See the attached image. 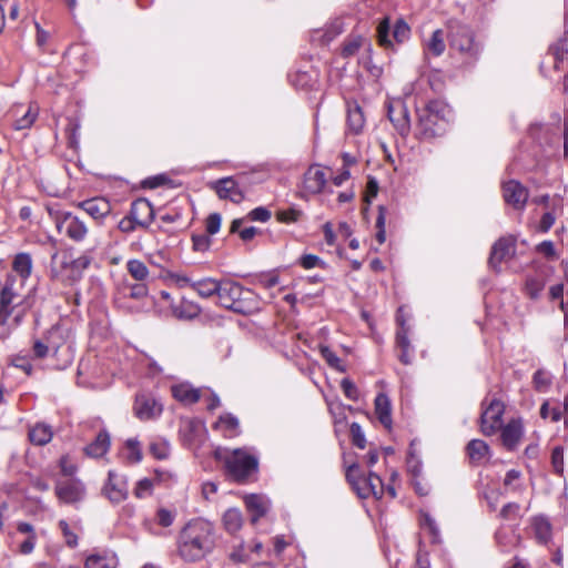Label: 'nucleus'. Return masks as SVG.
<instances>
[{
  "instance_id": "f257e3e1",
  "label": "nucleus",
  "mask_w": 568,
  "mask_h": 568,
  "mask_svg": "<svg viewBox=\"0 0 568 568\" xmlns=\"http://www.w3.org/2000/svg\"><path fill=\"white\" fill-rule=\"evenodd\" d=\"M176 554L184 562H197L216 546L214 525L203 518L189 520L176 536Z\"/></svg>"
},
{
  "instance_id": "f03ea898",
  "label": "nucleus",
  "mask_w": 568,
  "mask_h": 568,
  "mask_svg": "<svg viewBox=\"0 0 568 568\" xmlns=\"http://www.w3.org/2000/svg\"><path fill=\"white\" fill-rule=\"evenodd\" d=\"M31 307V295H21L18 287V278L13 275H8L0 288L1 339L9 337L12 331L21 325Z\"/></svg>"
},
{
  "instance_id": "7ed1b4c3",
  "label": "nucleus",
  "mask_w": 568,
  "mask_h": 568,
  "mask_svg": "<svg viewBox=\"0 0 568 568\" xmlns=\"http://www.w3.org/2000/svg\"><path fill=\"white\" fill-rule=\"evenodd\" d=\"M419 134L426 139L442 136L448 126V105L439 100L428 102L423 109H417Z\"/></svg>"
},
{
  "instance_id": "20e7f679",
  "label": "nucleus",
  "mask_w": 568,
  "mask_h": 568,
  "mask_svg": "<svg viewBox=\"0 0 568 568\" xmlns=\"http://www.w3.org/2000/svg\"><path fill=\"white\" fill-rule=\"evenodd\" d=\"M219 303L239 314H250L257 308L254 292L231 280L221 281Z\"/></svg>"
},
{
  "instance_id": "39448f33",
  "label": "nucleus",
  "mask_w": 568,
  "mask_h": 568,
  "mask_svg": "<svg viewBox=\"0 0 568 568\" xmlns=\"http://www.w3.org/2000/svg\"><path fill=\"white\" fill-rule=\"evenodd\" d=\"M216 459L223 462L227 474L236 481H244L257 470V458L244 448L233 450L217 448Z\"/></svg>"
},
{
  "instance_id": "423d86ee",
  "label": "nucleus",
  "mask_w": 568,
  "mask_h": 568,
  "mask_svg": "<svg viewBox=\"0 0 568 568\" xmlns=\"http://www.w3.org/2000/svg\"><path fill=\"white\" fill-rule=\"evenodd\" d=\"M48 212L60 234H64L73 242L85 240L89 234V227L81 217L71 212L54 207H48Z\"/></svg>"
},
{
  "instance_id": "0eeeda50",
  "label": "nucleus",
  "mask_w": 568,
  "mask_h": 568,
  "mask_svg": "<svg viewBox=\"0 0 568 568\" xmlns=\"http://www.w3.org/2000/svg\"><path fill=\"white\" fill-rule=\"evenodd\" d=\"M357 473V464H352L346 469V479L356 491L357 496L363 499L368 498L369 496H374L377 499L382 498L385 491V486L381 477L377 474L369 471L367 475L368 486H361Z\"/></svg>"
},
{
  "instance_id": "6e6552de",
  "label": "nucleus",
  "mask_w": 568,
  "mask_h": 568,
  "mask_svg": "<svg viewBox=\"0 0 568 568\" xmlns=\"http://www.w3.org/2000/svg\"><path fill=\"white\" fill-rule=\"evenodd\" d=\"M448 39L452 48L467 53L477 52V43L473 30L458 20H449L447 23Z\"/></svg>"
},
{
  "instance_id": "1a4fd4ad",
  "label": "nucleus",
  "mask_w": 568,
  "mask_h": 568,
  "mask_svg": "<svg viewBox=\"0 0 568 568\" xmlns=\"http://www.w3.org/2000/svg\"><path fill=\"white\" fill-rule=\"evenodd\" d=\"M483 413L480 415V432L485 436L494 435L501 427V417L505 413V405L499 399H493L488 406L485 407V402L481 404Z\"/></svg>"
},
{
  "instance_id": "9d476101",
  "label": "nucleus",
  "mask_w": 568,
  "mask_h": 568,
  "mask_svg": "<svg viewBox=\"0 0 568 568\" xmlns=\"http://www.w3.org/2000/svg\"><path fill=\"white\" fill-rule=\"evenodd\" d=\"M102 495L114 505L124 501L129 496L126 477L114 470H110L108 473V479L102 487Z\"/></svg>"
},
{
  "instance_id": "9b49d317",
  "label": "nucleus",
  "mask_w": 568,
  "mask_h": 568,
  "mask_svg": "<svg viewBox=\"0 0 568 568\" xmlns=\"http://www.w3.org/2000/svg\"><path fill=\"white\" fill-rule=\"evenodd\" d=\"M369 52V43L361 36L347 38L342 47V57L348 59L361 55L359 67L366 71H372L373 69Z\"/></svg>"
},
{
  "instance_id": "f8f14e48",
  "label": "nucleus",
  "mask_w": 568,
  "mask_h": 568,
  "mask_svg": "<svg viewBox=\"0 0 568 568\" xmlns=\"http://www.w3.org/2000/svg\"><path fill=\"white\" fill-rule=\"evenodd\" d=\"M209 187L214 190L221 200H230L233 203H241L244 200V193L239 183L232 178H222L209 183Z\"/></svg>"
},
{
  "instance_id": "ddd939ff",
  "label": "nucleus",
  "mask_w": 568,
  "mask_h": 568,
  "mask_svg": "<svg viewBox=\"0 0 568 568\" xmlns=\"http://www.w3.org/2000/svg\"><path fill=\"white\" fill-rule=\"evenodd\" d=\"M73 260L67 254H59L54 252L51 255L50 263V276L53 280L61 281L63 283L74 280L73 276Z\"/></svg>"
},
{
  "instance_id": "4468645a",
  "label": "nucleus",
  "mask_w": 568,
  "mask_h": 568,
  "mask_svg": "<svg viewBox=\"0 0 568 568\" xmlns=\"http://www.w3.org/2000/svg\"><path fill=\"white\" fill-rule=\"evenodd\" d=\"M503 195L507 204L516 210H523L527 203L529 193L520 182L509 180L503 184Z\"/></svg>"
},
{
  "instance_id": "2eb2a0df",
  "label": "nucleus",
  "mask_w": 568,
  "mask_h": 568,
  "mask_svg": "<svg viewBox=\"0 0 568 568\" xmlns=\"http://www.w3.org/2000/svg\"><path fill=\"white\" fill-rule=\"evenodd\" d=\"M55 494L61 501L65 504H73L83 499L85 488L80 480L70 479L58 483L55 486Z\"/></svg>"
},
{
  "instance_id": "dca6fc26",
  "label": "nucleus",
  "mask_w": 568,
  "mask_h": 568,
  "mask_svg": "<svg viewBox=\"0 0 568 568\" xmlns=\"http://www.w3.org/2000/svg\"><path fill=\"white\" fill-rule=\"evenodd\" d=\"M516 245L515 241L510 237L499 239L491 248L489 256V265L498 271L499 265L511 258L515 254Z\"/></svg>"
},
{
  "instance_id": "f3484780",
  "label": "nucleus",
  "mask_w": 568,
  "mask_h": 568,
  "mask_svg": "<svg viewBox=\"0 0 568 568\" xmlns=\"http://www.w3.org/2000/svg\"><path fill=\"white\" fill-rule=\"evenodd\" d=\"M129 214L141 229H148L154 220L153 206L144 197L136 199L132 202Z\"/></svg>"
},
{
  "instance_id": "a211bd4d",
  "label": "nucleus",
  "mask_w": 568,
  "mask_h": 568,
  "mask_svg": "<svg viewBox=\"0 0 568 568\" xmlns=\"http://www.w3.org/2000/svg\"><path fill=\"white\" fill-rule=\"evenodd\" d=\"M136 417L148 420L159 416L162 413V406L154 398L148 395H138L134 403Z\"/></svg>"
},
{
  "instance_id": "6ab92c4d",
  "label": "nucleus",
  "mask_w": 568,
  "mask_h": 568,
  "mask_svg": "<svg viewBox=\"0 0 568 568\" xmlns=\"http://www.w3.org/2000/svg\"><path fill=\"white\" fill-rule=\"evenodd\" d=\"M501 429V442L508 450H514L520 443L524 435V426L521 419L509 420Z\"/></svg>"
},
{
  "instance_id": "aec40b11",
  "label": "nucleus",
  "mask_w": 568,
  "mask_h": 568,
  "mask_svg": "<svg viewBox=\"0 0 568 568\" xmlns=\"http://www.w3.org/2000/svg\"><path fill=\"white\" fill-rule=\"evenodd\" d=\"M78 206L92 219L100 221L111 213V203L104 197H93L82 201Z\"/></svg>"
},
{
  "instance_id": "412c9836",
  "label": "nucleus",
  "mask_w": 568,
  "mask_h": 568,
  "mask_svg": "<svg viewBox=\"0 0 568 568\" xmlns=\"http://www.w3.org/2000/svg\"><path fill=\"white\" fill-rule=\"evenodd\" d=\"M244 504L251 514V521L255 524L260 518L264 517L270 509V500L258 494H251L244 497Z\"/></svg>"
},
{
  "instance_id": "4be33fe9",
  "label": "nucleus",
  "mask_w": 568,
  "mask_h": 568,
  "mask_svg": "<svg viewBox=\"0 0 568 568\" xmlns=\"http://www.w3.org/2000/svg\"><path fill=\"white\" fill-rule=\"evenodd\" d=\"M326 184V176L323 170L317 165L308 168L304 174L303 187L304 191L311 194L322 192Z\"/></svg>"
},
{
  "instance_id": "5701e85b",
  "label": "nucleus",
  "mask_w": 568,
  "mask_h": 568,
  "mask_svg": "<svg viewBox=\"0 0 568 568\" xmlns=\"http://www.w3.org/2000/svg\"><path fill=\"white\" fill-rule=\"evenodd\" d=\"M346 112L348 130L354 134L361 133L365 125V116L357 101H346Z\"/></svg>"
},
{
  "instance_id": "b1692460",
  "label": "nucleus",
  "mask_w": 568,
  "mask_h": 568,
  "mask_svg": "<svg viewBox=\"0 0 568 568\" xmlns=\"http://www.w3.org/2000/svg\"><path fill=\"white\" fill-rule=\"evenodd\" d=\"M55 336H60V329L58 327H52L45 337V342L43 341H34L33 343V354L37 358H44L49 351L52 349L54 353L59 349L60 343L54 341Z\"/></svg>"
},
{
  "instance_id": "393cba45",
  "label": "nucleus",
  "mask_w": 568,
  "mask_h": 568,
  "mask_svg": "<svg viewBox=\"0 0 568 568\" xmlns=\"http://www.w3.org/2000/svg\"><path fill=\"white\" fill-rule=\"evenodd\" d=\"M172 395L176 400L190 405L199 402L201 392L187 383H182L172 386Z\"/></svg>"
},
{
  "instance_id": "a878e982",
  "label": "nucleus",
  "mask_w": 568,
  "mask_h": 568,
  "mask_svg": "<svg viewBox=\"0 0 568 568\" xmlns=\"http://www.w3.org/2000/svg\"><path fill=\"white\" fill-rule=\"evenodd\" d=\"M29 440L37 446H44L53 437L52 427L45 423H37L30 427L28 433Z\"/></svg>"
},
{
  "instance_id": "bb28decb",
  "label": "nucleus",
  "mask_w": 568,
  "mask_h": 568,
  "mask_svg": "<svg viewBox=\"0 0 568 568\" xmlns=\"http://www.w3.org/2000/svg\"><path fill=\"white\" fill-rule=\"evenodd\" d=\"M190 287L203 298H209L213 295H216L219 297L221 281H217L212 277H206L190 283Z\"/></svg>"
},
{
  "instance_id": "cd10ccee",
  "label": "nucleus",
  "mask_w": 568,
  "mask_h": 568,
  "mask_svg": "<svg viewBox=\"0 0 568 568\" xmlns=\"http://www.w3.org/2000/svg\"><path fill=\"white\" fill-rule=\"evenodd\" d=\"M375 413L378 417L381 424H383L386 428H390L392 426V408L390 400L387 395L381 393L375 398Z\"/></svg>"
},
{
  "instance_id": "c85d7f7f",
  "label": "nucleus",
  "mask_w": 568,
  "mask_h": 568,
  "mask_svg": "<svg viewBox=\"0 0 568 568\" xmlns=\"http://www.w3.org/2000/svg\"><path fill=\"white\" fill-rule=\"evenodd\" d=\"M214 428L220 429L224 437L227 438H233L240 434L239 419L230 413L220 416L219 420L214 424Z\"/></svg>"
},
{
  "instance_id": "c756f323",
  "label": "nucleus",
  "mask_w": 568,
  "mask_h": 568,
  "mask_svg": "<svg viewBox=\"0 0 568 568\" xmlns=\"http://www.w3.org/2000/svg\"><path fill=\"white\" fill-rule=\"evenodd\" d=\"M466 450L471 463L480 464L487 458L489 446L481 439H471L467 444Z\"/></svg>"
},
{
  "instance_id": "7c9ffc66",
  "label": "nucleus",
  "mask_w": 568,
  "mask_h": 568,
  "mask_svg": "<svg viewBox=\"0 0 568 568\" xmlns=\"http://www.w3.org/2000/svg\"><path fill=\"white\" fill-rule=\"evenodd\" d=\"M531 527L535 537L540 544H547L551 538V524L544 516H536L531 519Z\"/></svg>"
},
{
  "instance_id": "2f4dec72",
  "label": "nucleus",
  "mask_w": 568,
  "mask_h": 568,
  "mask_svg": "<svg viewBox=\"0 0 568 568\" xmlns=\"http://www.w3.org/2000/svg\"><path fill=\"white\" fill-rule=\"evenodd\" d=\"M32 258L29 253H18L12 262V270L21 277L22 282L26 281L32 272Z\"/></svg>"
},
{
  "instance_id": "473e14b6",
  "label": "nucleus",
  "mask_w": 568,
  "mask_h": 568,
  "mask_svg": "<svg viewBox=\"0 0 568 568\" xmlns=\"http://www.w3.org/2000/svg\"><path fill=\"white\" fill-rule=\"evenodd\" d=\"M550 52L555 60V69L565 68V61H568V32L550 47Z\"/></svg>"
},
{
  "instance_id": "72a5a7b5",
  "label": "nucleus",
  "mask_w": 568,
  "mask_h": 568,
  "mask_svg": "<svg viewBox=\"0 0 568 568\" xmlns=\"http://www.w3.org/2000/svg\"><path fill=\"white\" fill-rule=\"evenodd\" d=\"M110 447V437L106 432H100L95 439L85 447V453L92 457L103 456Z\"/></svg>"
},
{
  "instance_id": "f704fd0d",
  "label": "nucleus",
  "mask_w": 568,
  "mask_h": 568,
  "mask_svg": "<svg viewBox=\"0 0 568 568\" xmlns=\"http://www.w3.org/2000/svg\"><path fill=\"white\" fill-rule=\"evenodd\" d=\"M201 313V307L191 301L182 300L180 304L173 306V314L180 320H193Z\"/></svg>"
},
{
  "instance_id": "c9c22d12",
  "label": "nucleus",
  "mask_w": 568,
  "mask_h": 568,
  "mask_svg": "<svg viewBox=\"0 0 568 568\" xmlns=\"http://www.w3.org/2000/svg\"><path fill=\"white\" fill-rule=\"evenodd\" d=\"M396 346L399 348L400 353L398 354V359L404 365H409L412 363L410 355V342L407 336L406 328L402 327L396 333Z\"/></svg>"
},
{
  "instance_id": "e433bc0d",
  "label": "nucleus",
  "mask_w": 568,
  "mask_h": 568,
  "mask_svg": "<svg viewBox=\"0 0 568 568\" xmlns=\"http://www.w3.org/2000/svg\"><path fill=\"white\" fill-rule=\"evenodd\" d=\"M223 525L226 531L235 534L243 525L242 513L236 508L227 509L223 515Z\"/></svg>"
},
{
  "instance_id": "4c0bfd02",
  "label": "nucleus",
  "mask_w": 568,
  "mask_h": 568,
  "mask_svg": "<svg viewBox=\"0 0 568 568\" xmlns=\"http://www.w3.org/2000/svg\"><path fill=\"white\" fill-rule=\"evenodd\" d=\"M128 273L138 282H145L150 272L146 265L140 260H129L126 263Z\"/></svg>"
},
{
  "instance_id": "58836bf2",
  "label": "nucleus",
  "mask_w": 568,
  "mask_h": 568,
  "mask_svg": "<svg viewBox=\"0 0 568 568\" xmlns=\"http://www.w3.org/2000/svg\"><path fill=\"white\" fill-rule=\"evenodd\" d=\"M427 50L434 55H440L445 51L444 33L442 30H435L426 43Z\"/></svg>"
},
{
  "instance_id": "ea45409f",
  "label": "nucleus",
  "mask_w": 568,
  "mask_h": 568,
  "mask_svg": "<svg viewBox=\"0 0 568 568\" xmlns=\"http://www.w3.org/2000/svg\"><path fill=\"white\" fill-rule=\"evenodd\" d=\"M37 118L38 110L30 105L27 112L21 118L16 120L13 128L17 131L29 129L32 126Z\"/></svg>"
},
{
  "instance_id": "a19ab883",
  "label": "nucleus",
  "mask_w": 568,
  "mask_h": 568,
  "mask_svg": "<svg viewBox=\"0 0 568 568\" xmlns=\"http://www.w3.org/2000/svg\"><path fill=\"white\" fill-rule=\"evenodd\" d=\"M126 460L131 464L139 463L142 459L140 443L136 439H128L125 443Z\"/></svg>"
},
{
  "instance_id": "79ce46f5",
  "label": "nucleus",
  "mask_w": 568,
  "mask_h": 568,
  "mask_svg": "<svg viewBox=\"0 0 568 568\" xmlns=\"http://www.w3.org/2000/svg\"><path fill=\"white\" fill-rule=\"evenodd\" d=\"M114 566L115 562L100 555H91L84 562V568H113Z\"/></svg>"
},
{
  "instance_id": "37998d69",
  "label": "nucleus",
  "mask_w": 568,
  "mask_h": 568,
  "mask_svg": "<svg viewBox=\"0 0 568 568\" xmlns=\"http://www.w3.org/2000/svg\"><path fill=\"white\" fill-rule=\"evenodd\" d=\"M385 222H386V209L383 205L378 206V215L376 219V240L379 244H383L386 240V232H385Z\"/></svg>"
},
{
  "instance_id": "c03bdc74",
  "label": "nucleus",
  "mask_w": 568,
  "mask_h": 568,
  "mask_svg": "<svg viewBox=\"0 0 568 568\" xmlns=\"http://www.w3.org/2000/svg\"><path fill=\"white\" fill-rule=\"evenodd\" d=\"M151 454L158 459H165L170 454L169 443L165 440L153 442L150 445Z\"/></svg>"
},
{
  "instance_id": "a18cd8bd",
  "label": "nucleus",
  "mask_w": 568,
  "mask_h": 568,
  "mask_svg": "<svg viewBox=\"0 0 568 568\" xmlns=\"http://www.w3.org/2000/svg\"><path fill=\"white\" fill-rule=\"evenodd\" d=\"M302 216V211L296 210L294 207H290L287 210H281L276 213V217L282 223H293L297 222Z\"/></svg>"
},
{
  "instance_id": "49530a36",
  "label": "nucleus",
  "mask_w": 568,
  "mask_h": 568,
  "mask_svg": "<svg viewBox=\"0 0 568 568\" xmlns=\"http://www.w3.org/2000/svg\"><path fill=\"white\" fill-rule=\"evenodd\" d=\"M389 28H390V24H389L388 18H385L383 21H381V23L377 27L378 42L383 47H388L392 43L388 38Z\"/></svg>"
},
{
  "instance_id": "de8ad7c7",
  "label": "nucleus",
  "mask_w": 568,
  "mask_h": 568,
  "mask_svg": "<svg viewBox=\"0 0 568 568\" xmlns=\"http://www.w3.org/2000/svg\"><path fill=\"white\" fill-rule=\"evenodd\" d=\"M320 352L331 367L343 371L339 357L328 346L322 345Z\"/></svg>"
},
{
  "instance_id": "09e8293b",
  "label": "nucleus",
  "mask_w": 568,
  "mask_h": 568,
  "mask_svg": "<svg viewBox=\"0 0 568 568\" xmlns=\"http://www.w3.org/2000/svg\"><path fill=\"white\" fill-rule=\"evenodd\" d=\"M349 430L352 436V443L361 449L365 448L366 439L361 425L357 423H353L351 425Z\"/></svg>"
},
{
  "instance_id": "8fccbe9b",
  "label": "nucleus",
  "mask_w": 568,
  "mask_h": 568,
  "mask_svg": "<svg viewBox=\"0 0 568 568\" xmlns=\"http://www.w3.org/2000/svg\"><path fill=\"white\" fill-rule=\"evenodd\" d=\"M409 32H410V30H409V27L407 26V23L403 20H398L393 30V38L397 42L402 43L406 39H408Z\"/></svg>"
},
{
  "instance_id": "3c124183",
  "label": "nucleus",
  "mask_w": 568,
  "mask_h": 568,
  "mask_svg": "<svg viewBox=\"0 0 568 568\" xmlns=\"http://www.w3.org/2000/svg\"><path fill=\"white\" fill-rule=\"evenodd\" d=\"M341 387L344 395L351 399L356 402L359 397V392L356 385L348 378H343L341 382Z\"/></svg>"
},
{
  "instance_id": "603ef678",
  "label": "nucleus",
  "mask_w": 568,
  "mask_h": 568,
  "mask_svg": "<svg viewBox=\"0 0 568 568\" xmlns=\"http://www.w3.org/2000/svg\"><path fill=\"white\" fill-rule=\"evenodd\" d=\"M544 290L542 281L538 278H528L526 281V293L530 298H537Z\"/></svg>"
},
{
  "instance_id": "864d4df0",
  "label": "nucleus",
  "mask_w": 568,
  "mask_h": 568,
  "mask_svg": "<svg viewBox=\"0 0 568 568\" xmlns=\"http://www.w3.org/2000/svg\"><path fill=\"white\" fill-rule=\"evenodd\" d=\"M193 248L197 252H205L211 246V237L207 234H194L192 236Z\"/></svg>"
},
{
  "instance_id": "5fc2aeb1",
  "label": "nucleus",
  "mask_w": 568,
  "mask_h": 568,
  "mask_svg": "<svg viewBox=\"0 0 568 568\" xmlns=\"http://www.w3.org/2000/svg\"><path fill=\"white\" fill-rule=\"evenodd\" d=\"M561 410L559 407L550 408L549 403L545 402L540 407L541 418L550 417L552 422H559L561 419Z\"/></svg>"
},
{
  "instance_id": "6e6d98bb",
  "label": "nucleus",
  "mask_w": 568,
  "mask_h": 568,
  "mask_svg": "<svg viewBox=\"0 0 568 568\" xmlns=\"http://www.w3.org/2000/svg\"><path fill=\"white\" fill-rule=\"evenodd\" d=\"M551 464L554 470L557 474H562L564 471V449L562 447H555L551 453Z\"/></svg>"
},
{
  "instance_id": "4d7b16f0",
  "label": "nucleus",
  "mask_w": 568,
  "mask_h": 568,
  "mask_svg": "<svg viewBox=\"0 0 568 568\" xmlns=\"http://www.w3.org/2000/svg\"><path fill=\"white\" fill-rule=\"evenodd\" d=\"M519 509L520 506L517 503H508L501 508L499 517L505 520H513L518 516Z\"/></svg>"
},
{
  "instance_id": "13d9d810",
  "label": "nucleus",
  "mask_w": 568,
  "mask_h": 568,
  "mask_svg": "<svg viewBox=\"0 0 568 568\" xmlns=\"http://www.w3.org/2000/svg\"><path fill=\"white\" fill-rule=\"evenodd\" d=\"M153 484L152 480L148 478H143L138 481L135 488H134V496L136 498H144L146 495L151 494Z\"/></svg>"
},
{
  "instance_id": "bf43d9fd",
  "label": "nucleus",
  "mask_w": 568,
  "mask_h": 568,
  "mask_svg": "<svg viewBox=\"0 0 568 568\" xmlns=\"http://www.w3.org/2000/svg\"><path fill=\"white\" fill-rule=\"evenodd\" d=\"M59 527L65 538L67 545L72 548L75 547L78 545V537L73 531H71L68 523L65 520H60Z\"/></svg>"
},
{
  "instance_id": "052dcab7",
  "label": "nucleus",
  "mask_w": 568,
  "mask_h": 568,
  "mask_svg": "<svg viewBox=\"0 0 568 568\" xmlns=\"http://www.w3.org/2000/svg\"><path fill=\"white\" fill-rule=\"evenodd\" d=\"M221 215L219 213H212L206 219V232L207 235H214L221 227Z\"/></svg>"
},
{
  "instance_id": "680f3d73",
  "label": "nucleus",
  "mask_w": 568,
  "mask_h": 568,
  "mask_svg": "<svg viewBox=\"0 0 568 568\" xmlns=\"http://www.w3.org/2000/svg\"><path fill=\"white\" fill-rule=\"evenodd\" d=\"M156 521L162 527H170L174 521V515L166 508H160L156 513Z\"/></svg>"
},
{
  "instance_id": "e2e57ef3",
  "label": "nucleus",
  "mask_w": 568,
  "mask_h": 568,
  "mask_svg": "<svg viewBox=\"0 0 568 568\" xmlns=\"http://www.w3.org/2000/svg\"><path fill=\"white\" fill-rule=\"evenodd\" d=\"M271 211H268L267 209L263 207V206H258V207H255L254 210H252L248 214H247V217L252 221H258V222H266L271 219Z\"/></svg>"
},
{
  "instance_id": "0e129e2a",
  "label": "nucleus",
  "mask_w": 568,
  "mask_h": 568,
  "mask_svg": "<svg viewBox=\"0 0 568 568\" xmlns=\"http://www.w3.org/2000/svg\"><path fill=\"white\" fill-rule=\"evenodd\" d=\"M149 293V288L145 282H140L139 284L131 285L129 296L134 300H141L145 297Z\"/></svg>"
},
{
  "instance_id": "69168bd1",
  "label": "nucleus",
  "mask_w": 568,
  "mask_h": 568,
  "mask_svg": "<svg viewBox=\"0 0 568 568\" xmlns=\"http://www.w3.org/2000/svg\"><path fill=\"white\" fill-rule=\"evenodd\" d=\"M138 227H140L135 222L132 220V216L129 214L124 216L118 224V229L123 233H132Z\"/></svg>"
},
{
  "instance_id": "338daca9",
  "label": "nucleus",
  "mask_w": 568,
  "mask_h": 568,
  "mask_svg": "<svg viewBox=\"0 0 568 568\" xmlns=\"http://www.w3.org/2000/svg\"><path fill=\"white\" fill-rule=\"evenodd\" d=\"M377 193H378V182L374 178H368V181L366 184L365 201L367 203H369L371 200L377 195Z\"/></svg>"
},
{
  "instance_id": "774afa93",
  "label": "nucleus",
  "mask_w": 568,
  "mask_h": 568,
  "mask_svg": "<svg viewBox=\"0 0 568 568\" xmlns=\"http://www.w3.org/2000/svg\"><path fill=\"white\" fill-rule=\"evenodd\" d=\"M301 265L306 268H313L322 263L321 258L314 254H305L300 260Z\"/></svg>"
}]
</instances>
